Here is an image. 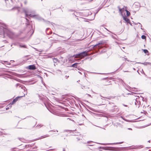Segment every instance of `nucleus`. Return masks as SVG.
<instances>
[{
	"instance_id": "nucleus-9",
	"label": "nucleus",
	"mask_w": 151,
	"mask_h": 151,
	"mask_svg": "<svg viewBox=\"0 0 151 151\" xmlns=\"http://www.w3.org/2000/svg\"><path fill=\"white\" fill-rule=\"evenodd\" d=\"M26 16H27L28 15H29V14H27L26 13Z\"/></svg>"
},
{
	"instance_id": "nucleus-13",
	"label": "nucleus",
	"mask_w": 151,
	"mask_h": 151,
	"mask_svg": "<svg viewBox=\"0 0 151 151\" xmlns=\"http://www.w3.org/2000/svg\"><path fill=\"white\" fill-rule=\"evenodd\" d=\"M88 143H89V142H88Z\"/></svg>"
},
{
	"instance_id": "nucleus-3",
	"label": "nucleus",
	"mask_w": 151,
	"mask_h": 151,
	"mask_svg": "<svg viewBox=\"0 0 151 151\" xmlns=\"http://www.w3.org/2000/svg\"><path fill=\"white\" fill-rule=\"evenodd\" d=\"M27 68L30 70H34L36 68L35 66L34 65H30L27 67Z\"/></svg>"
},
{
	"instance_id": "nucleus-7",
	"label": "nucleus",
	"mask_w": 151,
	"mask_h": 151,
	"mask_svg": "<svg viewBox=\"0 0 151 151\" xmlns=\"http://www.w3.org/2000/svg\"><path fill=\"white\" fill-rule=\"evenodd\" d=\"M143 51L145 53H146L148 52V51L147 50H145V49L143 50Z\"/></svg>"
},
{
	"instance_id": "nucleus-4",
	"label": "nucleus",
	"mask_w": 151,
	"mask_h": 151,
	"mask_svg": "<svg viewBox=\"0 0 151 151\" xmlns=\"http://www.w3.org/2000/svg\"><path fill=\"white\" fill-rule=\"evenodd\" d=\"M124 19L125 21L129 23V20L127 18L124 17Z\"/></svg>"
},
{
	"instance_id": "nucleus-2",
	"label": "nucleus",
	"mask_w": 151,
	"mask_h": 151,
	"mask_svg": "<svg viewBox=\"0 0 151 151\" xmlns=\"http://www.w3.org/2000/svg\"><path fill=\"white\" fill-rule=\"evenodd\" d=\"M87 55V54L86 52L85 51L81 53L78 54L76 55L75 58H82L86 56Z\"/></svg>"
},
{
	"instance_id": "nucleus-6",
	"label": "nucleus",
	"mask_w": 151,
	"mask_h": 151,
	"mask_svg": "<svg viewBox=\"0 0 151 151\" xmlns=\"http://www.w3.org/2000/svg\"><path fill=\"white\" fill-rule=\"evenodd\" d=\"M141 38H142V39H146V37L144 35H142V36Z\"/></svg>"
},
{
	"instance_id": "nucleus-12",
	"label": "nucleus",
	"mask_w": 151,
	"mask_h": 151,
	"mask_svg": "<svg viewBox=\"0 0 151 151\" xmlns=\"http://www.w3.org/2000/svg\"><path fill=\"white\" fill-rule=\"evenodd\" d=\"M29 15L30 16V17H31V16H31V14H29Z\"/></svg>"
},
{
	"instance_id": "nucleus-10",
	"label": "nucleus",
	"mask_w": 151,
	"mask_h": 151,
	"mask_svg": "<svg viewBox=\"0 0 151 151\" xmlns=\"http://www.w3.org/2000/svg\"><path fill=\"white\" fill-rule=\"evenodd\" d=\"M48 137V136H45V137Z\"/></svg>"
},
{
	"instance_id": "nucleus-8",
	"label": "nucleus",
	"mask_w": 151,
	"mask_h": 151,
	"mask_svg": "<svg viewBox=\"0 0 151 151\" xmlns=\"http://www.w3.org/2000/svg\"><path fill=\"white\" fill-rule=\"evenodd\" d=\"M77 64V63H75L72 65V66L73 67H75V66Z\"/></svg>"
},
{
	"instance_id": "nucleus-14",
	"label": "nucleus",
	"mask_w": 151,
	"mask_h": 151,
	"mask_svg": "<svg viewBox=\"0 0 151 151\" xmlns=\"http://www.w3.org/2000/svg\"><path fill=\"white\" fill-rule=\"evenodd\" d=\"M101 97H103V98H104V97H102V96H101Z\"/></svg>"
},
{
	"instance_id": "nucleus-1",
	"label": "nucleus",
	"mask_w": 151,
	"mask_h": 151,
	"mask_svg": "<svg viewBox=\"0 0 151 151\" xmlns=\"http://www.w3.org/2000/svg\"><path fill=\"white\" fill-rule=\"evenodd\" d=\"M23 96H18L15 99H14L13 100V101L12 102H11L8 105V106H9V107L8 108H6V110H7L9 108V107H10V108H11V107H12V105L13 104H14L15 103V102L17 101H18L19 99L21 98Z\"/></svg>"
},
{
	"instance_id": "nucleus-5",
	"label": "nucleus",
	"mask_w": 151,
	"mask_h": 151,
	"mask_svg": "<svg viewBox=\"0 0 151 151\" xmlns=\"http://www.w3.org/2000/svg\"><path fill=\"white\" fill-rule=\"evenodd\" d=\"M126 12H127V16H129V15L130 14V12L128 11H127V10H126Z\"/></svg>"
},
{
	"instance_id": "nucleus-11",
	"label": "nucleus",
	"mask_w": 151,
	"mask_h": 151,
	"mask_svg": "<svg viewBox=\"0 0 151 151\" xmlns=\"http://www.w3.org/2000/svg\"><path fill=\"white\" fill-rule=\"evenodd\" d=\"M129 129L132 130V129L131 128H128Z\"/></svg>"
}]
</instances>
